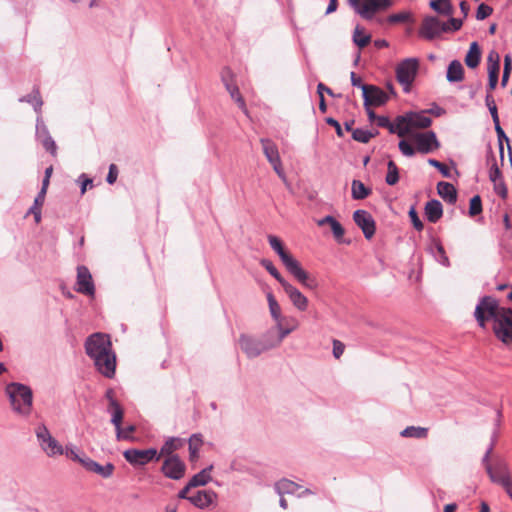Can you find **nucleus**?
Listing matches in <instances>:
<instances>
[{
  "instance_id": "nucleus-1",
  "label": "nucleus",
  "mask_w": 512,
  "mask_h": 512,
  "mask_svg": "<svg viewBox=\"0 0 512 512\" xmlns=\"http://www.w3.org/2000/svg\"><path fill=\"white\" fill-rule=\"evenodd\" d=\"M474 318L481 328H486L487 322L491 321L496 338L504 344L512 342V309L500 306L496 298L481 297L475 307Z\"/></svg>"
},
{
  "instance_id": "nucleus-2",
  "label": "nucleus",
  "mask_w": 512,
  "mask_h": 512,
  "mask_svg": "<svg viewBox=\"0 0 512 512\" xmlns=\"http://www.w3.org/2000/svg\"><path fill=\"white\" fill-rule=\"evenodd\" d=\"M85 350L102 375L108 378L114 376L116 357L112 352L110 337L107 334L95 333L89 336L85 342Z\"/></svg>"
},
{
  "instance_id": "nucleus-3",
  "label": "nucleus",
  "mask_w": 512,
  "mask_h": 512,
  "mask_svg": "<svg viewBox=\"0 0 512 512\" xmlns=\"http://www.w3.org/2000/svg\"><path fill=\"white\" fill-rule=\"evenodd\" d=\"M268 242L271 248L279 256L286 270L304 287L314 289L316 283L311 279L309 274L302 268L298 260H296L285 248L280 240L275 235H268Z\"/></svg>"
},
{
  "instance_id": "nucleus-4",
  "label": "nucleus",
  "mask_w": 512,
  "mask_h": 512,
  "mask_svg": "<svg viewBox=\"0 0 512 512\" xmlns=\"http://www.w3.org/2000/svg\"><path fill=\"white\" fill-rule=\"evenodd\" d=\"M6 394L9 398L12 410L27 417L32 411L33 394L32 390L21 383H10L6 386Z\"/></svg>"
},
{
  "instance_id": "nucleus-5",
  "label": "nucleus",
  "mask_w": 512,
  "mask_h": 512,
  "mask_svg": "<svg viewBox=\"0 0 512 512\" xmlns=\"http://www.w3.org/2000/svg\"><path fill=\"white\" fill-rule=\"evenodd\" d=\"M270 315L275 322V328L278 335L274 337V345H280L282 341L293 331H295L299 323L297 320H293L294 324L291 327H284V317L279 303L271 292L266 294Z\"/></svg>"
},
{
  "instance_id": "nucleus-6",
  "label": "nucleus",
  "mask_w": 512,
  "mask_h": 512,
  "mask_svg": "<svg viewBox=\"0 0 512 512\" xmlns=\"http://www.w3.org/2000/svg\"><path fill=\"white\" fill-rule=\"evenodd\" d=\"M419 65V60L415 57L406 58L397 64L395 68L396 79L403 87L404 92L408 93L411 90L419 70Z\"/></svg>"
},
{
  "instance_id": "nucleus-7",
  "label": "nucleus",
  "mask_w": 512,
  "mask_h": 512,
  "mask_svg": "<svg viewBox=\"0 0 512 512\" xmlns=\"http://www.w3.org/2000/svg\"><path fill=\"white\" fill-rule=\"evenodd\" d=\"M265 341L260 342L256 339H253L249 336L242 335L239 339V345L241 350L250 358L256 357L260 355L263 351L268 349L277 347L278 345H274V337L271 336V333H267L265 336Z\"/></svg>"
},
{
  "instance_id": "nucleus-8",
  "label": "nucleus",
  "mask_w": 512,
  "mask_h": 512,
  "mask_svg": "<svg viewBox=\"0 0 512 512\" xmlns=\"http://www.w3.org/2000/svg\"><path fill=\"white\" fill-rule=\"evenodd\" d=\"M399 121L404 127V137L414 134L416 129H426L432 124V119L424 111L405 113L399 116Z\"/></svg>"
},
{
  "instance_id": "nucleus-9",
  "label": "nucleus",
  "mask_w": 512,
  "mask_h": 512,
  "mask_svg": "<svg viewBox=\"0 0 512 512\" xmlns=\"http://www.w3.org/2000/svg\"><path fill=\"white\" fill-rule=\"evenodd\" d=\"M351 7L354 8L364 19H371L379 10L386 9L392 5V0H348Z\"/></svg>"
},
{
  "instance_id": "nucleus-10",
  "label": "nucleus",
  "mask_w": 512,
  "mask_h": 512,
  "mask_svg": "<svg viewBox=\"0 0 512 512\" xmlns=\"http://www.w3.org/2000/svg\"><path fill=\"white\" fill-rule=\"evenodd\" d=\"M490 452L491 448L487 451L483 458L486 471L492 482L500 484L505 488L507 492H509V488L512 486V482L508 473L507 466L504 463H497L494 466L490 465L488 462Z\"/></svg>"
},
{
  "instance_id": "nucleus-11",
  "label": "nucleus",
  "mask_w": 512,
  "mask_h": 512,
  "mask_svg": "<svg viewBox=\"0 0 512 512\" xmlns=\"http://www.w3.org/2000/svg\"><path fill=\"white\" fill-rule=\"evenodd\" d=\"M36 436L40 447L49 457L64 454V448L54 437H52L45 425H40L36 428Z\"/></svg>"
},
{
  "instance_id": "nucleus-12",
  "label": "nucleus",
  "mask_w": 512,
  "mask_h": 512,
  "mask_svg": "<svg viewBox=\"0 0 512 512\" xmlns=\"http://www.w3.org/2000/svg\"><path fill=\"white\" fill-rule=\"evenodd\" d=\"M409 136L415 143V148L419 153L428 154L440 147V143L433 131L417 132Z\"/></svg>"
},
{
  "instance_id": "nucleus-13",
  "label": "nucleus",
  "mask_w": 512,
  "mask_h": 512,
  "mask_svg": "<svg viewBox=\"0 0 512 512\" xmlns=\"http://www.w3.org/2000/svg\"><path fill=\"white\" fill-rule=\"evenodd\" d=\"M123 456L127 462L134 466H144L153 460L158 461L160 459V455H158L155 448L145 450L128 449L124 451Z\"/></svg>"
},
{
  "instance_id": "nucleus-14",
  "label": "nucleus",
  "mask_w": 512,
  "mask_h": 512,
  "mask_svg": "<svg viewBox=\"0 0 512 512\" xmlns=\"http://www.w3.org/2000/svg\"><path fill=\"white\" fill-rule=\"evenodd\" d=\"M260 142L262 145L263 153L267 158L268 162L272 165L273 170L281 179L285 180L286 176L283 170L282 161L276 144L270 139L265 138H262Z\"/></svg>"
},
{
  "instance_id": "nucleus-15",
  "label": "nucleus",
  "mask_w": 512,
  "mask_h": 512,
  "mask_svg": "<svg viewBox=\"0 0 512 512\" xmlns=\"http://www.w3.org/2000/svg\"><path fill=\"white\" fill-rule=\"evenodd\" d=\"M448 31H450L448 24L441 23L436 17H426L422 22L419 35L427 40H433L441 33Z\"/></svg>"
},
{
  "instance_id": "nucleus-16",
  "label": "nucleus",
  "mask_w": 512,
  "mask_h": 512,
  "mask_svg": "<svg viewBox=\"0 0 512 512\" xmlns=\"http://www.w3.org/2000/svg\"><path fill=\"white\" fill-rule=\"evenodd\" d=\"M161 471L165 477L173 480H179L185 475L186 465L179 456H169L163 461Z\"/></svg>"
},
{
  "instance_id": "nucleus-17",
  "label": "nucleus",
  "mask_w": 512,
  "mask_h": 512,
  "mask_svg": "<svg viewBox=\"0 0 512 512\" xmlns=\"http://www.w3.org/2000/svg\"><path fill=\"white\" fill-rule=\"evenodd\" d=\"M353 220L362 230L366 239H371L376 231V225L373 217L366 210H356L353 213Z\"/></svg>"
},
{
  "instance_id": "nucleus-18",
  "label": "nucleus",
  "mask_w": 512,
  "mask_h": 512,
  "mask_svg": "<svg viewBox=\"0 0 512 512\" xmlns=\"http://www.w3.org/2000/svg\"><path fill=\"white\" fill-rule=\"evenodd\" d=\"M364 106H380L388 100L387 94L380 88L373 85L362 86Z\"/></svg>"
},
{
  "instance_id": "nucleus-19",
  "label": "nucleus",
  "mask_w": 512,
  "mask_h": 512,
  "mask_svg": "<svg viewBox=\"0 0 512 512\" xmlns=\"http://www.w3.org/2000/svg\"><path fill=\"white\" fill-rule=\"evenodd\" d=\"M76 291L85 295L93 296L95 286L92 275L86 266L77 267Z\"/></svg>"
},
{
  "instance_id": "nucleus-20",
  "label": "nucleus",
  "mask_w": 512,
  "mask_h": 512,
  "mask_svg": "<svg viewBox=\"0 0 512 512\" xmlns=\"http://www.w3.org/2000/svg\"><path fill=\"white\" fill-rule=\"evenodd\" d=\"M282 288L285 291V293L287 294L292 305L298 311L304 312L307 310L308 305H309V300L298 288L293 286L288 281L283 283Z\"/></svg>"
},
{
  "instance_id": "nucleus-21",
  "label": "nucleus",
  "mask_w": 512,
  "mask_h": 512,
  "mask_svg": "<svg viewBox=\"0 0 512 512\" xmlns=\"http://www.w3.org/2000/svg\"><path fill=\"white\" fill-rule=\"evenodd\" d=\"M217 494L212 490H200L190 495L189 502L199 509H205L215 504Z\"/></svg>"
},
{
  "instance_id": "nucleus-22",
  "label": "nucleus",
  "mask_w": 512,
  "mask_h": 512,
  "mask_svg": "<svg viewBox=\"0 0 512 512\" xmlns=\"http://www.w3.org/2000/svg\"><path fill=\"white\" fill-rule=\"evenodd\" d=\"M108 411L111 413V422L115 426L117 438L127 439L128 434L125 433L121 428V423L124 414L121 405L118 402L112 401V406L108 407Z\"/></svg>"
},
{
  "instance_id": "nucleus-23",
  "label": "nucleus",
  "mask_w": 512,
  "mask_h": 512,
  "mask_svg": "<svg viewBox=\"0 0 512 512\" xmlns=\"http://www.w3.org/2000/svg\"><path fill=\"white\" fill-rule=\"evenodd\" d=\"M376 123L379 127L387 128L391 134H397L399 137H404V127L399 121V116H397L393 122H391L386 116H378L376 118Z\"/></svg>"
},
{
  "instance_id": "nucleus-24",
  "label": "nucleus",
  "mask_w": 512,
  "mask_h": 512,
  "mask_svg": "<svg viewBox=\"0 0 512 512\" xmlns=\"http://www.w3.org/2000/svg\"><path fill=\"white\" fill-rule=\"evenodd\" d=\"M443 214L442 204L438 200H430L425 205V215L428 221L436 223Z\"/></svg>"
},
{
  "instance_id": "nucleus-25",
  "label": "nucleus",
  "mask_w": 512,
  "mask_h": 512,
  "mask_svg": "<svg viewBox=\"0 0 512 512\" xmlns=\"http://www.w3.org/2000/svg\"><path fill=\"white\" fill-rule=\"evenodd\" d=\"M437 191L440 197L446 202L453 204L457 200V192L455 187L448 182H439L437 184Z\"/></svg>"
},
{
  "instance_id": "nucleus-26",
  "label": "nucleus",
  "mask_w": 512,
  "mask_h": 512,
  "mask_svg": "<svg viewBox=\"0 0 512 512\" xmlns=\"http://www.w3.org/2000/svg\"><path fill=\"white\" fill-rule=\"evenodd\" d=\"M481 60V50L477 42L470 44L469 50L465 56V64L469 68H476Z\"/></svg>"
},
{
  "instance_id": "nucleus-27",
  "label": "nucleus",
  "mask_w": 512,
  "mask_h": 512,
  "mask_svg": "<svg viewBox=\"0 0 512 512\" xmlns=\"http://www.w3.org/2000/svg\"><path fill=\"white\" fill-rule=\"evenodd\" d=\"M489 64H488V88L489 90H494L497 82H498V75L500 70L499 65V58L498 55H496V60L492 62V56H489Z\"/></svg>"
},
{
  "instance_id": "nucleus-28",
  "label": "nucleus",
  "mask_w": 512,
  "mask_h": 512,
  "mask_svg": "<svg viewBox=\"0 0 512 512\" xmlns=\"http://www.w3.org/2000/svg\"><path fill=\"white\" fill-rule=\"evenodd\" d=\"M464 69L460 61L453 60L447 69V80L449 82H459L463 79Z\"/></svg>"
},
{
  "instance_id": "nucleus-29",
  "label": "nucleus",
  "mask_w": 512,
  "mask_h": 512,
  "mask_svg": "<svg viewBox=\"0 0 512 512\" xmlns=\"http://www.w3.org/2000/svg\"><path fill=\"white\" fill-rule=\"evenodd\" d=\"M317 224L318 226L329 224L332 233L337 240H340L344 236V228L333 216H325L324 218L318 220Z\"/></svg>"
},
{
  "instance_id": "nucleus-30",
  "label": "nucleus",
  "mask_w": 512,
  "mask_h": 512,
  "mask_svg": "<svg viewBox=\"0 0 512 512\" xmlns=\"http://www.w3.org/2000/svg\"><path fill=\"white\" fill-rule=\"evenodd\" d=\"M213 466L202 469L189 480V487L204 486L211 480L210 472Z\"/></svg>"
},
{
  "instance_id": "nucleus-31",
  "label": "nucleus",
  "mask_w": 512,
  "mask_h": 512,
  "mask_svg": "<svg viewBox=\"0 0 512 512\" xmlns=\"http://www.w3.org/2000/svg\"><path fill=\"white\" fill-rule=\"evenodd\" d=\"M301 487L294 483L293 481H290L288 479H282L278 481L275 484V489L278 492V494H294L296 493Z\"/></svg>"
},
{
  "instance_id": "nucleus-32",
  "label": "nucleus",
  "mask_w": 512,
  "mask_h": 512,
  "mask_svg": "<svg viewBox=\"0 0 512 512\" xmlns=\"http://www.w3.org/2000/svg\"><path fill=\"white\" fill-rule=\"evenodd\" d=\"M202 444L203 440L201 434H193L189 438V456L191 461H196L198 459V453Z\"/></svg>"
},
{
  "instance_id": "nucleus-33",
  "label": "nucleus",
  "mask_w": 512,
  "mask_h": 512,
  "mask_svg": "<svg viewBox=\"0 0 512 512\" xmlns=\"http://www.w3.org/2000/svg\"><path fill=\"white\" fill-rule=\"evenodd\" d=\"M180 447V440L175 437H171L165 441V443L162 445L160 452L158 455L161 456H175L173 453L178 450Z\"/></svg>"
},
{
  "instance_id": "nucleus-34",
  "label": "nucleus",
  "mask_w": 512,
  "mask_h": 512,
  "mask_svg": "<svg viewBox=\"0 0 512 512\" xmlns=\"http://www.w3.org/2000/svg\"><path fill=\"white\" fill-rule=\"evenodd\" d=\"M400 435L405 438H426L428 435V429L424 427L409 426L401 431Z\"/></svg>"
},
{
  "instance_id": "nucleus-35",
  "label": "nucleus",
  "mask_w": 512,
  "mask_h": 512,
  "mask_svg": "<svg viewBox=\"0 0 512 512\" xmlns=\"http://www.w3.org/2000/svg\"><path fill=\"white\" fill-rule=\"evenodd\" d=\"M430 7L439 14L449 16L453 12L450 0H432Z\"/></svg>"
},
{
  "instance_id": "nucleus-36",
  "label": "nucleus",
  "mask_w": 512,
  "mask_h": 512,
  "mask_svg": "<svg viewBox=\"0 0 512 512\" xmlns=\"http://www.w3.org/2000/svg\"><path fill=\"white\" fill-rule=\"evenodd\" d=\"M371 193V190L367 188L361 181L353 180L352 181V197L356 200H362L368 197Z\"/></svg>"
},
{
  "instance_id": "nucleus-37",
  "label": "nucleus",
  "mask_w": 512,
  "mask_h": 512,
  "mask_svg": "<svg viewBox=\"0 0 512 512\" xmlns=\"http://www.w3.org/2000/svg\"><path fill=\"white\" fill-rule=\"evenodd\" d=\"M227 91L229 92L231 98L237 103L238 107L247 114V107L246 103L241 96L238 86L233 82L232 84L227 85L226 87Z\"/></svg>"
},
{
  "instance_id": "nucleus-38",
  "label": "nucleus",
  "mask_w": 512,
  "mask_h": 512,
  "mask_svg": "<svg viewBox=\"0 0 512 512\" xmlns=\"http://www.w3.org/2000/svg\"><path fill=\"white\" fill-rule=\"evenodd\" d=\"M371 36L364 32V29L360 26H356L353 33V42L360 48H364L369 44Z\"/></svg>"
},
{
  "instance_id": "nucleus-39",
  "label": "nucleus",
  "mask_w": 512,
  "mask_h": 512,
  "mask_svg": "<svg viewBox=\"0 0 512 512\" xmlns=\"http://www.w3.org/2000/svg\"><path fill=\"white\" fill-rule=\"evenodd\" d=\"M388 172L386 175V183L388 185H395L399 181L398 167L393 161H389L387 164Z\"/></svg>"
},
{
  "instance_id": "nucleus-40",
  "label": "nucleus",
  "mask_w": 512,
  "mask_h": 512,
  "mask_svg": "<svg viewBox=\"0 0 512 512\" xmlns=\"http://www.w3.org/2000/svg\"><path fill=\"white\" fill-rule=\"evenodd\" d=\"M260 263L270 273V275L280 283L281 286L286 282L270 260L262 259Z\"/></svg>"
},
{
  "instance_id": "nucleus-41",
  "label": "nucleus",
  "mask_w": 512,
  "mask_h": 512,
  "mask_svg": "<svg viewBox=\"0 0 512 512\" xmlns=\"http://www.w3.org/2000/svg\"><path fill=\"white\" fill-rule=\"evenodd\" d=\"M376 135V133H373L369 130L365 129H354L352 130V137L354 140L361 142V143H367L370 141L371 138H373Z\"/></svg>"
},
{
  "instance_id": "nucleus-42",
  "label": "nucleus",
  "mask_w": 512,
  "mask_h": 512,
  "mask_svg": "<svg viewBox=\"0 0 512 512\" xmlns=\"http://www.w3.org/2000/svg\"><path fill=\"white\" fill-rule=\"evenodd\" d=\"M494 124H495V130L497 132L498 141H499L500 158L503 160V158H504L503 141H505L507 143V145H508L509 144V139L506 136V134L503 131V129L501 128L499 120H497V122H494Z\"/></svg>"
},
{
  "instance_id": "nucleus-43",
  "label": "nucleus",
  "mask_w": 512,
  "mask_h": 512,
  "mask_svg": "<svg viewBox=\"0 0 512 512\" xmlns=\"http://www.w3.org/2000/svg\"><path fill=\"white\" fill-rule=\"evenodd\" d=\"M113 471V464L107 463L106 465H100L96 462L92 472L102 476L103 478H108L112 475Z\"/></svg>"
},
{
  "instance_id": "nucleus-44",
  "label": "nucleus",
  "mask_w": 512,
  "mask_h": 512,
  "mask_svg": "<svg viewBox=\"0 0 512 512\" xmlns=\"http://www.w3.org/2000/svg\"><path fill=\"white\" fill-rule=\"evenodd\" d=\"M435 249H436V253H435V258L436 260L443 266L447 267L450 265V262H449V258L448 256L446 255V252L444 250V247L442 246L441 243L437 242L435 244Z\"/></svg>"
},
{
  "instance_id": "nucleus-45",
  "label": "nucleus",
  "mask_w": 512,
  "mask_h": 512,
  "mask_svg": "<svg viewBox=\"0 0 512 512\" xmlns=\"http://www.w3.org/2000/svg\"><path fill=\"white\" fill-rule=\"evenodd\" d=\"M482 211V202H481V198L479 195H475L474 197L471 198L470 200V205H469V214L471 216H475V215H478L480 214Z\"/></svg>"
},
{
  "instance_id": "nucleus-46",
  "label": "nucleus",
  "mask_w": 512,
  "mask_h": 512,
  "mask_svg": "<svg viewBox=\"0 0 512 512\" xmlns=\"http://www.w3.org/2000/svg\"><path fill=\"white\" fill-rule=\"evenodd\" d=\"M400 152L406 157H412L417 152L416 148H414L408 141L401 140L398 144Z\"/></svg>"
},
{
  "instance_id": "nucleus-47",
  "label": "nucleus",
  "mask_w": 512,
  "mask_h": 512,
  "mask_svg": "<svg viewBox=\"0 0 512 512\" xmlns=\"http://www.w3.org/2000/svg\"><path fill=\"white\" fill-rule=\"evenodd\" d=\"M485 102H486V105H487L489 112L492 116L493 122H497V120H499V117H498L497 106L495 104L493 96L491 94H487L486 98H485Z\"/></svg>"
},
{
  "instance_id": "nucleus-48",
  "label": "nucleus",
  "mask_w": 512,
  "mask_h": 512,
  "mask_svg": "<svg viewBox=\"0 0 512 512\" xmlns=\"http://www.w3.org/2000/svg\"><path fill=\"white\" fill-rule=\"evenodd\" d=\"M492 12L493 9L489 5L481 3L477 8L476 18L478 20H484L487 17H489L492 14Z\"/></svg>"
},
{
  "instance_id": "nucleus-49",
  "label": "nucleus",
  "mask_w": 512,
  "mask_h": 512,
  "mask_svg": "<svg viewBox=\"0 0 512 512\" xmlns=\"http://www.w3.org/2000/svg\"><path fill=\"white\" fill-rule=\"evenodd\" d=\"M64 454L66 455L67 458L76 462L82 455L80 453V450L74 445H66V447L64 448Z\"/></svg>"
},
{
  "instance_id": "nucleus-50",
  "label": "nucleus",
  "mask_w": 512,
  "mask_h": 512,
  "mask_svg": "<svg viewBox=\"0 0 512 512\" xmlns=\"http://www.w3.org/2000/svg\"><path fill=\"white\" fill-rule=\"evenodd\" d=\"M26 101L31 103L36 111L40 110L43 102L40 97V94L38 91L34 92L33 94L29 95L26 98Z\"/></svg>"
},
{
  "instance_id": "nucleus-51",
  "label": "nucleus",
  "mask_w": 512,
  "mask_h": 512,
  "mask_svg": "<svg viewBox=\"0 0 512 512\" xmlns=\"http://www.w3.org/2000/svg\"><path fill=\"white\" fill-rule=\"evenodd\" d=\"M409 217H410V220L414 226V228L417 230V231H421L423 229V223L422 221L420 220V218L418 217V214L416 212V210L414 208H411L410 211H409Z\"/></svg>"
},
{
  "instance_id": "nucleus-52",
  "label": "nucleus",
  "mask_w": 512,
  "mask_h": 512,
  "mask_svg": "<svg viewBox=\"0 0 512 512\" xmlns=\"http://www.w3.org/2000/svg\"><path fill=\"white\" fill-rule=\"evenodd\" d=\"M46 193H47V191L44 190V189H41L39 191L37 197L34 200V204L30 208V210H41V207H42V205L44 204V201H45Z\"/></svg>"
},
{
  "instance_id": "nucleus-53",
  "label": "nucleus",
  "mask_w": 512,
  "mask_h": 512,
  "mask_svg": "<svg viewBox=\"0 0 512 512\" xmlns=\"http://www.w3.org/2000/svg\"><path fill=\"white\" fill-rule=\"evenodd\" d=\"M428 163L437 168V170H439L441 172V174L444 176V177H449L450 176V172H449V169L446 165H444L443 163L435 160V159H429L428 160Z\"/></svg>"
},
{
  "instance_id": "nucleus-54",
  "label": "nucleus",
  "mask_w": 512,
  "mask_h": 512,
  "mask_svg": "<svg viewBox=\"0 0 512 512\" xmlns=\"http://www.w3.org/2000/svg\"><path fill=\"white\" fill-rule=\"evenodd\" d=\"M80 463L86 470L93 471V468L95 466V461L91 458L87 457L85 454L82 453L81 457L77 461Z\"/></svg>"
},
{
  "instance_id": "nucleus-55",
  "label": "nucleus",
  "mask_w": 512,
  "mask_h": 512,
  "mask_svg": "<svg viewBox=\"0 0 512 512\" xmlns=\"http://www.w3.org/2000/svg\"><path fill=\"white\" fill-rule=\"evenodd\" d=\"M80 463L86 470L93 471V468L95 466V461L91 458L87 457L85 454L82 453L81 457L77 461Z\"/></svg>"
},
{
  "instance_id": "nucleus-56",
  "label": "nucleus",
  "mask_w": 512,
  "mask_h": 512,
  "mask_svg": "<svg viewBox=\"0 0 512 512\" xmlns=\"http://www.w3.org/2000/svg\"><path fill=\"white\" fill-rule=\"evenodd\" d=\"M221 78H222V81H223L225 87H227V85L232 84L234 82V74L231 71V69H229V68H224L222 70Z\"/></svg>"
},
{
  "instance_id": "nucleus-57",
  "label": "nucleus",
  "mask_w": 512,
  "mask_h": 512,
  "mask_svg": "<svg viewBox=\"0 0 512 512\" xmlns=\"http://www.w3.org/2000/svg\"><path fill=\"white\" fill-rule=\"evenodd\" d=\"M44 148L49 151L52 155L56 154V144L50 136H46L42 139Z\"/></svg>"
},
{
  "instance_id": "nucleus-58",
  "label": "nucleus",
  "mask_w": 512,
  "mask_h": 512,
  "mask_svg": "<svg viewBox=\"0 0 512 512\" xmlns=\"http://www.w3.org/2000/svg\"><path fill=\"white\" fill-rule=\"evenodd\" d=\"M345 345L339 340H333V355L339 359L344 353Z\"/></svg>"
},
{
  "instance_id": "nucleus-59",
  "label": "nucleus",
  "mask_w": 512,
  "mask_h": 512,
  "mask_svg": "<svg viewBox=\"0 0 512 512\" xmlns=\"http://www.w3.org/2000/svg\"><path fill=\"white\" fill-rule=\"evenodd\" d=\"M408 19V14L407 13H397V14H392L388 17V21L390 23H400V22H405L406 20Z\"/></svg>"
},
{
  "instance_id": "nucleus-60",
  "label": "nucleus",
  "mask_w": 512,
  "mask_h": 512,
  "mask_svg": "<svg viewBox=\"0 0 512 512\" xmlns=\"http://www.w3.org/2000/svg\"><path fill=\"white\" fill-rule=\"evenodd\" d=\"M490 180L494 183L501 181V172L496 164H494L489 173Z\"/></svg>"
},
{
  "instance_id": "nucleus-61",
  "label": "nucleus",
  "mask_w": 512,
  "mask_h": 512,
  "mask_svg": "<svg viewBox=\"0 0 512 512\" xmlns=\"http://www.w3.org/2000/svg\"><path fill=\"white\" fill-rule=\"evenodd\" d=\"M117 175H118V172H117V167L115 164H111L110 167H109V172H108V175H107V182L109 184H113L116 179H117Z\"/></svg>"
},
{
  "instance_id": "nucleus-62",
  "label": "nucleus",
  "mask_w": 512,
  "mask_h": 512,
  "mask_svg": "<svg viewBox=\"0 0 512 512\" xmlns=\"http://www.w3.org/2000/svg\"><path fill=\"white\" fill-rule=\"evenodd\" d=\"M446 24L449 25L450 31H458L462 27V20L457 18H451Z\"/></svg>"
},
{
  "instance_id": "nucleus-63",
  "label": "nucleus",
  "mask_w": 512,
  "mask_h": 512,
  "mask_svg": "<svg viewBox=\"0 0 512 512\" xmlns=\"http://www.w3.org/2000/svg\"><path fill=\"white\" fill-rule=\"evenodd\" d=\"M495 184V191L496 193L501 196L502 198H506L507 196V188L506 186L504 185V183L502 181H499L494 183Z\"/></svg>"
},
{
  "instance_id": "nucleus-64",
  "label": "nucleus",
  "mask_w": 512,
  "mask_h": 512,
  "mask_svg": "<svg viewBox=\"0 0 512 512\" xmlns=\"http://www.w3.org/2000/svg\"><path fill=\"white\" fill-rule=\"evenodd\" d=\"M52 171H53V168L52 166L48 167L46 170H45V176H44V179H43V182H42V187L41 189H44L47 191L48 189V186H49V183H50V177L52 175Z\"/></svg>"
}]
</instances>
